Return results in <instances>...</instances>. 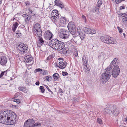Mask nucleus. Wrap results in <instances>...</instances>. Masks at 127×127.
Wrapping results in <instances>:
<instances>
[{
  "label": "nucleus",
  "mask_w": 127,
  "mask_h": 127,
  "mask_svg": "<svg viewBox=\"0 0 127 127\" xmlns=\"http://www.w3.org/2000/svg\"><path fill=\"white\" fill-rule=\"evenodd\" d=\"M17 120L16 115L13 111L8 110L0 111V122L12 125L16 123Z\"/></svg>",
  "instance_id": "obj_1"
},
{
  "label": "nucleus",
  "mask_w": 127,
  "mask_h": 127,
  "mask_svg": "<svg viewBox=\"0 0 127 127\" xmlns=\"http://www.w3.org/2000/svg\"><path fill=\"white\" fill-rule=\"evenodd\" d=\"M110 66H108L105 72L103 73L101 76L100 81L102 83H105L107 82L112 74V69Z\"/></svg>",
  "instance_id": "obj_2"
},
{
  "label": "nucleus",
  "mask_w": 127,
  "mask_h": 127,
  "mask_svg": "<svg viewBox=\"0 0 127 127\" xmlns=\"http://www.w3.org/2000/svg\"><path fill=\"white\" fill-rule=\"evenodd\" d=\"M100 39L102 42L107 44H114L116 43L115 39L108 35L102 36L100 37Z\"/></svg>",
  "instance_id": "obj_3"
},
{
  "label": "nucleus",
  "mask_w": 127,
  "mask_h": 127,
  "mask_svg": "<svg viewBox=\"0 0 127 127\" xmlns=\"http://www.w3.org/2000/svg\"><path fill=\"white\" fill-rule=\"evenodd\" d=\"M18 46L21 53L23 54L27 53L28 50V47L26 44L20 43L18 45Z\"/></svg>",
  "instance_id": "obj_4"
},
{
  "label": "nucleus",
  "mask_w": 127,
  "mask_h": 127,
  "mask_svg": "<svg viewBox=\"0 0 127 127\" xmlns=\"http://www.w3.org/2000/svg\"><path fill=\"white\" fill-rule=\"evenodd\" d=\"M60 41L57 38L53 39L50 42V46L53 49L57 50L58 45L60 43Z\"/></svg>",
  "instance_id": "obj_5"
},
{
  "label": "nucleus",
  "mask_w": 127,
  "mask_h": 127,
  "mask_svg": "<svg viewBox=\"0 0 127 127\" xmlns=\"http://www.w3.org/2000/svg\"><path fill=\"white\" fill-rule=\"evenodd\" d=\"M34 32L36 35L42 33L41 29L40 24L38 23H36L34 26Z\"/></svg>",
  "instance_id": "obj_6"
},
{
  "label": "nucleus",
  "mask_w": 127,
  "mask_h": 127,
  "mask_svg": "<svg viewBox=\"0 0 127 127\" xmlns=\"http://www.w3.org/2000/svg\"><path fill=\"white\" fill-rule=\"evenodd\" d=\"M35 123L34 121L32 119H29L27 120L25 123L24 127H33V124Z\"/></svg>",
  "instance_id": "obj_7"
},
{
  "label": "nucleus",
  "mask_w": 127,
  "mask_h": 127,
  "mask_svg": "<svg viewBox=\"0 0 127 127\" xmlns=\"http://www.w3.org/2000/svg\"><path fill=\"white\" fill-rule=\"evenodd\" d=\"M114 66L113 70H112V75L114 77H116L119 74L120 71V69L119 66L117 65H116Z\"/></svg>",
  "instance_id": "obj_8"
},
{
  "label": "nucleus",
  "mask_w": 127,
  "mask_h": 127,
  "mask_svg": "<svg viewBox=\"0 0 127 127\" xmlns=\"http://www.w3.org/2000/svg\"><path fill=\"white\" fill-rule=\"evenodd\" d=\"M53 36V35L52 33L49 30L46 31L44 34L45 38L48 40H51Z\"/></svg>",
  "instance_id": "obj_9"
},
{
  "label": "nucleus",
  "mask_w": 127,
  "mask_h": 127,
  "mask_svg": "<svg viewBox=\"0 0 127 127\" xmlns=\"http://www.w3.org/2000/svg\"><path fill=\"white\" fill-rule=\"evenodd\" d=\"M83 30L85 33L88 34H94L96 33V31L93 29H90L87 27H84Z\"/></svg>",
  "instance_id": "obj_10"
},
{
  "label": "nucleus",
  "mask_w": 127,
  "mask_h": 127,
  "mask_svg": "<svg viewBox=\"0 0 127 127\" xmlns=\"http://www.w3.org/2000/svg\"><path fill=\"white\" fill-rule=\"evenodd\" d=\"M36 37L38 39L37 42V45L39 47L40 46L42 45L43 43L44 42V41L43 40L42 37V33L36 35Z\"/></svg>",
  "instance_id": "obj_11"
},
{
  "label": "nucleus",
  "mask_w": 127,
  "mask_h": 127,
  "mask_svg": "<svg viewBox=\"0 0 127 127\" xmlns=\"http://www.w3.org/2000/svg\"><path fill=\"white\" fill-rule=\"evenodd\" d=\"M7 59L5 56H1L0 57V63L2 65L6 64L7 62Z\"/></svg>",
  "instance_id": "obj_12"
},
{
  "label": "nucleus",
  "mask_w": 127,
  "mask_h": 127,
  "mask_svg": "<svg viewBox=\"0 0 127 127\" xmlns=\"http://www.w3.org/2000/svg\"><path fill=\"white\" fill-rule=\"evenodd\" d=\"M60 20L59 22L60 24L62 26H64L66 24V21L65 17H60Z\"/></svg>",
  "instance_id": "obj_13"
},
{
  "label": "nucleus",
  "mask_w": 127,
  "mask_h": 127,
  "mask_svg": "<svg viewBox=\"0 0 127 127\" xmlns=\"http://www.w3.org/2000/svg\"><path fill=\"white\" fill-rule=\"evenodd\" d=\"M111 112L113 115L115 116H117L119 114V109L116 108L115 106H113V109L111 111Z\"/></svg>",
  "instance_id": "obj_14"
},
{
  "label": "nucleus",
  "mask_w": 127,
  "mask_h": 127,
  "mask_svg": "<svg viewBox=\"0 0 127 127\" xmlns=\"http://www.w3.org/2000/svg\"><path fill=\"white\" fill-rule=\"evenodd\" d=\"M77 32L79 33V35H80V37L81 39H83V38L85 37L86 35L85 34V32H83L81 31V30H80L79 28H78Z\"/></svg>",
  "instance_id": "obj_15"
},
{
  "label": "nucleus",
  "mask_w": 127,
  "mask_h": 127,
  "mask_svg": "<svg viewBox=\"0 0 127 127\" xmlns=\"http://www.w3.org/2000/svg\"><path fill=\"white\" fill-rule=\"evenodd\" d=\"M67 27L68 30L75 29V26L74 23L72 21L69 22L68 24Z\"/></svg>",
  "instance_id": "obj_16"
},
{
  "label": "nucleus",
  "mask_w": 127,
  "mask_h": 127,
  "mask_svg": "<svg viewBox=\"0 0 127 127\" xmlns=\"http://www.w3.org/2000/svg\"><path fill=\"white\" fill-rule=\"evenodd\" d=\"M58 47L57 50H60L63 49L64 48L65 45L64 43L62 41H60V43L58 45Z\"/></svg>",
  "instance_id": "obj_17"
},
{
  "label": "nucleus",
  "mask_w": 127,
  "mask_h": 127,
  "mask_svg": "<svg viewBox=\"0 0 127 127\" xmlns=\"http://www.w3.org/2000/svg\"><path fill=\"white\" fill-rule=\"evenodd\" d=\"M67 63L66 62L64 63L63 62H60L59 63V66H58L61 69L64 68L66 66Z\"/></svg>",
  "instance_id": "obj_18"
},
{
  "label": "nucleus",
  "mask_w": 127,
  "mask_h": 127,
  "mask_svg": "<svg viewBox=\"0 0 127 127\" xmlns=\"http://www.w3.org/2000/svg\"><path fill=\"white\" fill-rule=\"evenodd\" d=\"M81 39L79 37H75L74 39V41L77 44L79 45L81 43Z\"/></svg>",
  "instance_id": "obj_19"
},
{
  "label": "nucleus",
  "mask_w": 127,
  "mask_h": 127,
  "mask_svg": "<svg viewBox=\"0 0 127 127\" xmlns=\"http://www.w3.org/2000/svg\"><path fill=\"white\" fill-rule=\"evenodd\" d=\"M118 61L117 59L116 58H114L112 61L111 62L109 66H111L110 67L112 69V68L113 67V66H115L114 64H116L117 63Z\"/></svg>",
  "instance_id": "obj_20"
},
{
  "label": "nucleus",
  "mask_w": 127,
  "mask_h": 127,
  "mask_svg": "<svg viewBox=\"0 0 127 127\" xmlns=\"http://www.w3.org/2000/svg\"><path fill=\"white\" fill-rule=\"evenodd\" d=\"M59 35L61 38L65 39L68 37V33H59Z\"/></svg>",
  "instance_id": "obj_21"
},
{
  "label": "nucleus",
  "mask_w": 127,
  "mask_h": 127,
  "mask_svg": "<svg viewBox=\"0 0 127 127\" xmlns=\"http://www.w3.org/2000/svg\"><path fill=\"white\" fill-rule=\"evenodd\" d=\"M23 17L24 18L25 21L26 22L28 21L31 18V16L26 14H24L22 15Z\"/></svg>",
  "instance_id": "obj_22"
},
{
  "label": "nucleus",
  "mask_w": 127,
  "mask_h": 127,
  "mask_svg": "<svg viewBox=\"0 0 127 127\" xmlns=\"http://www.w3.org/2000/svg\"><path fill=\"white\" fill-rule=\"evenodd\" d=\"M53 81L58 80L60 78L59 74L57 73H55L53 75Z\"/></svg>",
  "instance_id": "obj_23"
},
{
  "label": "nucleus",
  "mask_w": 127,
  "mask_h": 127,
  "mask_svg": "<svg viewBox=\"0 0 127 127\" xmlns=\"http://www.w3.org/2000/svg\"><path fill=\"white\" fill-rule=\"evenodd\" d=\"M82 60L83 64L87 67V65L88 62V59L87 57L85 56H84L82 57Z\"/></svg>",
  "instance_id": "obj_24"
},
{
  "label": "nucleus",
  "mask_w": 127,
  "mask_h": 127,
  "mask_svg": "<svg viewBox=\"0 0 127 127\" xmlns=\"http://www.w3.org/2000/svg\"><path fill=\"white\" fill-rule=\"evenodd\" d=\"M33 59L31 55H28L26 57L25 61L27 63L30 62Z\"/></svg>",
  "instance_id": "obj_25"
},
{
  "label": "nucleus",
  "mask_w": 127,
  "mask_h": 127,
  "mask_svg": "<svg viewBox=\"0 0 127 127\" xmlns=\"http://www.w3.org/2000/svg\"><path fill=\"white\" fill-rule=\"evenodd\" d=\"M18 24L17 22H15L14 23L12 26V30L13 31V32H14L16 30L18 26Z\"/></svg>",
  "instance_id": "obj_26"
},
{
  "label": "nucleus",
  "mask_w": 127,
  "mask_h": 127,
  "mask_svg": "<svg viewBox=\"0 0 127 127\" xmlns=\"http://www.w3.org/2000/svg\"><path fill=\"white\" fill-rule=\"evenodd\" d=\"M59 19V18L57 16L56 17L55 16H52L51 18V19L55 24H56Z\"/></svg>",
  "instance_id": "obj_27"
},
{
  "label": "nucleus",
  "mask_w": 127,
  "mask_h": 127,
  "mask_svg": "<svg viewBox=\"0 0 127 127\" xmlns=\"http://www.w3.org/2000/svg\"><path fill=\"white\" fill-rule=\"evenodd\" d=\"M110 107H107L104 109L103 112L105 114H109L110 112Z\"/></svg>",
  "instance_id": "obj_28"
},
{
  "label": "nucleus",
  "mask_w": 127,
  "mask_h": 127,
  "mask_svg": "<svg viewBox=\"0 0 127 127\" xmlns=\"http://www.w3.org/2000/svg\"><path fill=\"white\" fill-rule=\"evenodd\" d=\"M122 23L125 25H127V17L122 18Z\"/></svg>",
  "instance_id": "obj_29"
},
{
  "label": "nucleus",
  "mask_w": 127,
  "mask_h": 127,
  "mask_svg": "<svg viewBox=\"0 0 127 127\" xmlns=\"http://www.w3.org/2000/svg\"><path fill=\"white\" fill-rule=\"evenodd\" d=\"M19 89L24 93H26L27 92L26 88L24 87H20L18 88Z\"/></svg>",
  "instance_id": "obj_30"
},
{
  "label": "nucleus",
  "mask_w": 127,
  "mask_h": 127,
  "mask_svg": "<svg viewBox=\"0 0 127 127\" xmlns=\"http://www.w3.org/2000/svg\"><path fill=\"white\" fill-rule=\"evenodd\" d=\"M55 54L54 53L51 54L48 56L46 58V60H49L53 58L55 56Z\"/></svg>",
  "instance_id": "obj_31"
},
{
  "label": "nucleus",
  "mask_w": 127,
  "mask_h": 127,
  "mask_svg": "<svg viewBox=\"0 0 127 127\" xmlns=\"http://www.w3.org/2000/svg\"><path fill=\"white\" fill-rule=\"evenodd\" d=\"M70 33L72 35H75L76 33V29H75L69 30Z\"/></svg>",
  "instance_id": "obj_32"
},
{
  "label": "nucleus",
  "mask_w": 127,
  "mask_h": 127,
  "mask_svg": "<svg viewBox=\"0 0 127 127\" xmlns=\"http://www.w3.org/2000/svg\"><path fill=\"white\" fill-rule=\"evenodd\" d=\"M68 33V32L64 29H62L61 30L60 32L59 33Z\"/></svg>",
  "instance_id": "obj_33"
},
{
  "label": "nucleus",
  "mask_w": 127,
  "mask_h": 127,
  "mask_svg": "<svg viewBox=\"0 0 127 127\" xmlns=\"http://www.w3.org/2000/svg\"><path fill=\"white\" fill-rule=\"evenodd\" d=\"M99 7L100 6H98L96 5V6L95 8V12L97 14H98L99 13Z\"/></svg>",
  "instance_id": "obj_34"
},
{
  "label": "nucleus",
  "mask_w": 127,
  "mask_h": 127,
  "mask_svg": "<svg viewBox=\"0 0 127 127\" xmlns=\"http://www.w3.org/2000/svg\"><path fill=\"white\" fill-rule=\"evenodd\" d=\"M104 58V55L103 53H101L98 56V58L99 59H103Z\"/></svg>",
  "instance_id": "obj_35"
},
{
  "label": "nucleus",
  "mask_w": 127,
  "mask_h": 127,
  "mask_svg": "<svg viewBox=\"0 0 127 127\" xmlns=\"http://www.w3.org/2000/svg\"><path fill=\"white\" fill-rule=\"evenodd\" d=\"M117 13H118L120 17H123L127 16V14L126 13H121L119 14L118 13V12H117Z\"/></svg>",
  "instance_id": "obj_36"
},
{
  "label": "nucleus",
  "mask_w": 127,
  "mask_h": 127,
  "mask_svg": "<svg viewBox=\"0 0 127 127\" xmlns=\"http://www.w3.org/2000/svg\"><path fill=\"white\" fill-rule=\"evenodd\" d=\"M102 0H99L97 2L96 5L100 6L102 4Z\"/></svg>",
  "instance_id": "obj_37"
},
{
  "label": "nucleus",
  "mask_w": 127,
  "mask_h": 127,
  "mask_svg": "<svg viewBox=\"0 0 127 127\" xmlns=\"http://www.w3.org/2000/svg\"><path fill=\"white\" fill-rule=\"evenodd\" d=\"M61 2L59 0H56L55 1V5L58 6L59 4H60Z\"/></svg>",
  "instance_id": "obj_38"
},
{
  "label": "nucleus",
  "mask_w": 127,
  "mask_h": 127,
  "mask_svg": "<svg viewBox=\"0 0 127 127\" xmlns=\"http://www.w3.org/2000/svg\"><path fill=\"white\" fill-rule=\"evenodd\" d=\"M47 81H51L52 79V77L50 76H48L46 77L45 78Z\"/></svg>",
  "instance_id": "obj_39"
},
{
  "label": "nucleus",
  "mask_w": 127,
  "mask_h": 127,
  "mask_svg": "<svg viewBox=\"0 0 127 127\" xmlns=\"http://www.w3.org/2000/svg\"><path fill=\"white\" fill-rule=\"evenodd\" d=\"M41 123H36L35 124H33V127L35 126H41Z\"/></svg>",
  "instance_id": "obj_40"
},
{
  "label": "nucleus",
  "mask_w": 127,
  "mask_h": 127,
  "mask_svg": "<svg viewBox=\"0 0 127 127\" xmlns=\"http://www.w3.org/2000/svg\"><path fill=\"white\" fill-rule=\"evenodd\" d=\"M7 71V70L6 71H2L1 72V73L0 75V78H1V77H2L3 75H4V74L5 73V75H6V71Z\"/></svg>",
  "instance_id": "obj_41"
},
{
  "label": "nucleus",
  "mask_w": 127,
  "mask_h": 127,
  "mask_svg": "<svg viewBox=\"0 0 127 127\" xmlns=\"http://www.w3.org/2000/svg\"><path fill=\"white\" fill-rule=\"evenodd\" d=\"M97 122L99 124H102V121L100 118H98L97 120Z\"/></svg>",
  "instance_id": "obj_42"
},
{
  "label": "nucleus",
  "mask_w": 127,
  "mask_h": 127,
  "mask_svg": "<svg viewBox=\"0 0 127 127\" xmlns=\"http://www.w3.org/2000/svg\"><path fill=\"white\" fill-rule=\"evenodd\" d=\"M42 71V69L41 68H36L35 70L34 71V73H36L38 72L41 71Z\"/></svg>",
  "instance_id": "obj_43"
},
{
  "label": "nucleus",
  "mask_w": 127,
  "mask_h": 127,
  "mask_svg": "<svg viewBox=\"0 0 127 127\" xmlns=\"http://www.w3.org/2000/svg\"><path fill=\"white\" fill-rule=\"evenodd\" d=\"M40 89L41 90V92L43 93L45 91V89L42 86H40L39 87Z\"/></svg>",
  "instance_id": "obj_44"
},
{
  "label": "nucleus",
  "mask_w": 127,
  "mask_h": 127,
  "mask_svg": "<svg viewBox=\"0 0 127 127\" xmlns=\"http://www.w3.org/2000/svg\"><path fill=\"white\" fill-rule=\"evenodd\" d=\"M58 6H59L62 9L64 8V5L63 3L61 2L60 3V4H59L58 5Z\"/></svg>",
  "instance_id": "obj_45"
},
{
  "label": "nucleus",
  "mask_w": 127,
  "mask_h": 127,
  "mask_svg": "<svg viewBox=\"0 0 127 127\" xmlns=\"http://www.w3.org/2000/svg\"><path fill=\"white\" fill-rule=\"evenodd\" d=\"M117 28L118 29L119 32H120V33H122L123 32V30L120 27H117Z\"/></svg>",
  "instance_id": "obj_46"
},
{
  "label": "nucleus",
  "mask_w": 127,
  "mask_h": 127,
  "mask_svg": "<svg viewBox=\"0 0 127 127\" xmlns=\"http://www.w3.org/2000/svg\"><path fill=\"white\" fill-rule=\"evenodd\" d=\"M16 36L18 38H19L21 35V33L20 32H16Z\"/></svg>",
  "instance_id": "obj_47"
},
{
  "label": "nucleus",
  "mask_w": 127,
  "mask_h": 127,
  "mask_svg": "<svg viewBox=\"0 0 127 127\" xmlns=\"http://www.w3.org/2000/svg\"><path fill=\"white\" fill-rule=\"evenodd\" d=\"M125 6L124 4L122 5V6H120L119 8V9L120 10L124 9L125 8Z\"/></svg>",
  "instance_id": "obj_48"
},
{
  "label": "nucleus",
  "mask_w": 127,
  "mask_h": 127,
  "mask_svg": "<svg viewBox=\"0 0 127 127\" xmlns=\"http://www.w3.org/2000/svg\"><path fill=\"white\" fill-rule=\"evenodd\" d=\"M20 100L19 99H15L13 100V101L17 103H20Z\"/></svg>",
  "instance_id": "obj_49"
},
{
  "label": "nucleus",
  "mask_w": 127,
  "mask_h": 127,
  "mask_svg": "<svg viewBox=\"0 0 127 127\" xmlns=\"http://www.w3.org/2000/svg\"><path fill=\"white\" fill-rule=\"evenodd\" d=\"M45 86L46 88L48 90V91L50 92H51L52 94H53V92L51 91V90L49 89V88L46 85H45Z\"/></svg>",
  "instance_id": "obj_50"
},
{
  "label": "nucleus",
  "mask_w": 127,
  "mask_h": 127,
  "mask_svg": "<svg viewBox=\"0 0 127 127\" xmlns=\"http://www.w3.org/2000/svg\"><path fill=\"white\" fill-rule=\"evenodd\" d=\"M125 0H115V1H116V3L117 4H119V3L121 2L122 1H124Z\"/></svg>",
  "instance_id": "obj_51"
},
{
  "label": "nucleus",
  "mask_w": 127,
  "mask_h": 127,
  "mask_svg": "<svg viewBox=\"0 0 127 127\" xmlns=\"http://www.w3.org/2000/svg\"><path fill=\"white\" fill-rule=\"evenodd\" d=\"M62 74L63 76H66L68 75V73L67 72H62Z\"/></svg>",
  "instance_id": "obj_52"
},
{
  "label": "nucleus",
  "mask_w": 127,
  "mask_h": 127,
  "mask_svg": "<svg viewBox=\"0 0 127 127\" xmlns=\"http://www.w3.org/2000/svg\"><path fill=\"white\" fill-rule=\"evenodd\" d=\"M53 16H55L56 17H57V16L59 18H60V16H59L58 13H55V15H54Z\"/></svg>",
  "instance_id": "obj_53"
},
{
  "label": "nucleus",
  "mask_w": 127,
  "mask_h": 127,
  "mask_svg": "<svg viewBox=\"0 0 127 127\" xmlns=\"http://www.w3.org/2000/svg\"><path fill=\"white\" fill-rule=\"evenodd\" d=\"M58 11L56 10H53L52 11V13H53V15H54V13H58Z\"/></svg>",
  "instance_id": "obj_54"
},
{
  "label": "nucleus",
  "mask_w": 127,
  "mask_h": 127,
  "mask_svg": "<svg viewBox=\"0 0 127 127\" xmlns=\"http://www.w3.org/2000/svg\"><path fill=\"white\" fill-rule=\"evenodd\" d=\"M76 51L75 52H76L75 53H74V55H75V57H77L78 56V53L77 52V50H76Z\"/></svg>",
  "instance_id": "obj_55"
},
{
  "label": "nucleus",
  "mask_w": 127,
  "mask_h": 127,
  "mask_svg": "<svg viewBox=\"0 0 127 127\" xmlns=\"http://www.w3.org/2000/svg\"><path fill=\"white\" fill-rule=\"evenodd\" d=\"M29 12H28V14H31L32 13V10H31V9H29Z\"/></svg>",
  "instance_id": "obj_56"
},
{
  "label": "nucleus",
  "mask_w": 127,
  "mask_h": 127,
  "mask_svg": "<svg viewBox=\"0 0 127 127\" xmlns=\"http://www.w3.org/2000/svg\"><path fill=\"white\" fill-rule=\"evenodd\" d=\"M26 6H29V5L30 4V3L29 2L27 1L26 2Z\"/></svg>",
  "instance_id": "obj_57"
},
{
  "label": "nucleus",
  "mask_w": 127,
  "mask_h": 127,
  "mask_svg": "<svg viewBox=\"0 0 127 127\" xmlns=\"http://www.w3.org/2000/svg\"><path fill=\"white\" fill-rule=\"evenodd\" d=\"M82 18L85 21H86V17L85 16H84V15H83L82 16Z\"/></svg>",
  "instance_id": "obj_58"
},
{
  "label": "nucleus",
  "mask_w": 127,
  "mask_h": 127,
  "mask_svg": "<svg viewBox=\"0 0 127 127\" xmlns=\"http://www.w3.org/2000/svg\"><path fill=\"white\" fill-rule=\"evenodd\" d=\"M40 84V83L38 81H37L35 83V85H36L38 86Z\"/></svg>",
  "instance_id": "obj_59"
},
{
  "label": "nucleus",
  "mask_w": 127,
  "mask_h": 127,
  "mask_svg": "<svg viewBox=\"0 0 127 127\" xmlns=\"http://www.w3.org/2000/svg\"><path fill=\"white\" fill-rule=\"evenodd\" d=\"M48 73V71L47 70H44L43 72V74H45Z\"/></svg>",
  "instance_id": "obj_60"
},
{
  "label": "nucleus",
  "mask_w": 127,
  "mask_h": 127,
  "mask_svg": "<svg viewBox=\"0 0 127 127\" xmlns=\"http://www.w3.org/2000/svg\"><path fill=\"white\" fill-rule=\"evenodd\" d=\"M59 92H60V93H63V92H62V89H59Z\"/></svg>",
  "instance_id": "obj_61"
},
{
  "label": "nucleus",
  "mask_w": 127,
  "mask_h": 127,
  "mask_svg": "<svg viewBox=\"0 0 127 127\" xmlns=\"http://www.w3.org/2000/svg\"><path fill=\"white\" fill-rule=\"evenodd\" d=\"M63 59L62 58H60L59 59V60H62V59Z\"/></svg>",
  "instance_id": "obj_62"
},
{
  "label": "nucleus",
  "mask_w": 127,
  "mask_h": 127,
  "mask_svg": "<svg viewBox=\"0 0 127 127\" xmlns=\"http://www.w3.org/2000/svg\"><path fill=\"white\" fill-rule=\"evenodd\" d=\"M74 99L75 100H76V101H77V99L76 98H74Z\"/></svg>",
  "instance_id": "obj_63"
},
{
  "label": "nucleus",
  "mask_w": 127,
  "mask_h": 127,
  "mask_svg": "<svg viewBox=\"0 0 127 127\" xmlns=\"http://www.w3.org/2000/svg\"><path fill=\"white\" fill-rule=\"evenodd\" d=\"M125 120H126V122L127 121V116L125 118Z\"/></svg>",
  "instance_id": "obj_64"
}]
</instances>
